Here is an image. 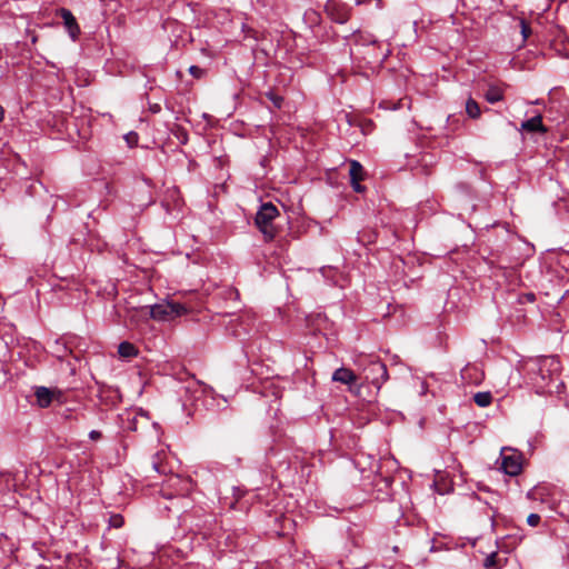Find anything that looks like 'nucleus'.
<instances>
[{"instance_id":"f257e3e1","label":"nucleus","mask_w":569,"mask_h":569,"mask_svg":"<svg viewBox=\"0 0 569 569\" xmlns=\"http://www.w3.org/2000/svg\"><path fill=\"white\" fill-rule=\"evenodd\" d=\"M523 370L538 395L560 392L563 387L559 381L561 362L556 356L530 358L523 362Z\"/></svg>"},{"instance_id":"f03ea898","label":"nucleus","mask_w":569,"mask_h":569,"mask_svg":"<svg viewBox=\"0 0 569 569\" xmlns=\"http://www.w3.org/2000/svg\"><path fill=\"white\" fill-rule=\"evenodd\" d=\"M355 363L361 369L363 379L378 390L389 378L387 366L375 356L360 355Z\"/></svg>"},{"instance_id":"7ed1b4c3","label":"nucleus","mask_w":569,"mask_h":569,"mask_svg":"<svg viewBox=\"0 0 569 569\" xmlns=\"http://www.w3.org/2000/svg\"><path fill=\"white\" fill-rule=\"evenodd\" d=\"M279 214L278 208L271 202L262 203L257 211L254 223L266 241H271L277 236L278 229L274 226V220Z\"/></svg>"},{"instance_id":"20e7f679","label":"nucleus","mask_w":569,"mask_h":569,"mask_svg":"<svg viewBox=\"0 0 569 569\" xmlns=\"http://www.w3.org/2000/svg\"><path fill=\"white\" fill-rule=\"evenodd\" d=\"M146 309H149L150 317L158 321H170L187 312L183 305L173 301H162Z\"/></svg>"},{"instance_id":"39448f33","label":"nucleus","mask_w":569,"mask_h":569,"mask_svg":"<svg viewBox=\"0 0 569 569\" xmlns=\"http://www.w3.org/2000/svg\"><path fill=\"white\" fill-rule=\"evenodd\" d=\"M501 469L506 475L518 476L522 470L521 455L512 449H502Z\"/></svg>"},{"instance_id":"423d86ee","label":"nucleus","mask_w":569,"mask_h":569,"mask_svg":"<svg viewBox=\"0 0 569 569\" xmlns=\"http://www.w3.org/2000/svg\"><path fill=\"white\" fill-rule=\"evenodd\" d=\"M325 11L332 21L338 23L347 22L350 14L349 8L338 0H328L325 6Z\"/></svg>"},{"instance_id":"0eeeda50","label":"nucleus","mask_w":569,"mask_h":569,"mask_svg":"<svg viewBox=\"0 0 569 569\" xmlns=\"http://www.w3.org/2000/svg\"><path fill=\"white\" fill-rule=\"evenodd\" d=\"M60 17L63 20V24L71 37L72 40H76L78 36L80 34V27L72 14V12L68 9L62 8L60 10Z\"/></svg>"},{"instance_id":"6e6552de","label":"nucleus","mask_w":569,"mask_h":569,"mask_svg":"<svg viewBox=\"0 0 569 569\" xmlns=\"http://www.w3.org/2000/svg\"><path fill=\"white\" fill-rule=\"evenodd\" d=\"M349 176L353 190L356 192H362L363 187L360 184V181L363 179L365 171L363 167L358 161H350Z\"/></svg>"},{"instance_id":"1a4fd4ad","label":"nucleus","mask_w":569,"mask_h":569,"mask_svg":"<svg viewBox=\"0 0 569 569\" xmlns=\"http://www.w3.org/2000/svg\"><path fill=\"white\" fill-rule=\"evenodd\" d=\"M332 380L343 385H351L357 381V376L352 370L341 367L333 372Z\"/></svg>"},{"instance_id":"9d476101","label":"nucleus","mask_w":569,"mask_h":569,"mask_svg":"<svg viewBox=\"0 0 569 569\" xmlns=\"http://www.w3.org/2000/svg\"><path fill=\"white\" fill-rule=\"evenodd\" d=\"M521 128L528 132H546L541 116H535L521 123Z\"/></svg>"},{"instance_id":"9b49d317","label":"nucleus","mask_w":569,"mask_h":569,"mask_svg":"<svg viewBox=\"0 0 569 569\" xmlns=\"http://www.w3.org/2000/svg\"><path fill=\"white\" fill-rule=\"evenodd\" d=\"M503 88L501 86H498V84H490L488 87V90L486 91L485 93V99L489 102V103H496V102H499L501 100H503Z\"/></svg>"},{"instance_id":"f8f14e48","label":"nucleus","mask_w":569,"mask_h":569,"mask_svg":"<svg viewBox=\"0 0 569 569\" xmlns=\"http://www.w3.org/2000/svg\"><path fill=\"white\" fill-rule=\"evenodd\" d=\"M37 402L41 408H47L52 401V392L46 387H38L36 390Z\"/></svg>"},{"instance_id":"ddd939ff","label":"nucleus","mask_w":569,"mask_h":569,"mask_svg":"<svg viewBox=\"0 0 569 569\" xmlns=\"http://www.w3.org/2000/svg\"><path fill=\"white\" fill-rule=\"evenodd\" d=\"M118 353L121 358L130 359L138 355V349L133 343L123 341L118 347Z\"/></svg>"},{"instance_id":"4468645a","label":"nucleus","mask_w":569,"mask_h":569,"mask_svg":"<svg viewBox=\"0 0 569 569\" xmlns=\"http://www.w3.org/2000/svg\"><path fill=\"white\" fill-rule=\"evenodd\" d=\"M466 113L471 119H478L481 116V109L479 103L471 97L466 101Z\"/></svg>"},{"instance_id":"2eb2a0df","label":"nucleus","mask_w":569,"mask_h":569,"mask_svg":"<svg viewBox=\"0 0 569 569\" xmlns=\"http://www.w3.org/2000/svg\"><path fill=\"white\" fill-rule=\"evenodd\" d=\"M473 401L480 408H486V407L491 405V402H492V395L489 391L477 392L473 396Z\"/></svg>"},{"instance_id":"dca6fc26","label":"nucleus","mask_w":569,"mask_h":569,"mask_svg":"<svg viewBox=\"0 0 569 569\" xmlns=\"http://www.w3.org/2000/svg\"><path fill=\"white\" fill-rule=\"evenodd\" d=\"M389 53H390L389 49H386V51H383V52H367V53H365L363 59L367 60L368 63H370L372 61H378V60L383 61L389 56Z\"/></svg>"},{"instance_id":"f3484780","label":"nucleus","mask_w":569,"mask_h":569,"mask_svg":"<svg viewBox=\"0 0 569 569\" xmlns=\"http://www.w3.org/2000/svg\"><path fill=\"white\" fill-rule=\"evenodd\" d=\"M266 97L272 102L274 108L280 109L282 107L283 98L273 91H269L266 93Z\"/></svg>"},{"instance_id":"a211bd4d","label":"nucleus","mask_w":569,"mask_h":569,"mask_svg":"<svg viewBox=\"0 0 569 569\" xmlns=\"http://www.w3.org/2000/svg\"><path fill=\"white\" fill-rule=\"evenodd\" d=\"M519 24L522 34V40L526 41L531 34V28L525 19H520Z\"/></svg>"},{"instance_id":"6ab92c4d","label":"nucleus","mask_w":569,"mask_h":569,"mask_svg":"<svg viewBox=\"0 0 569 569\" xmlns=\"http://www.w3.org/2000/svg\"><path fill=\"white\" fill-rule=\"evenodd\" d=\"M124 523V519L121 515H112L109 519V525L113 528H121Z\"/></svg>"},{"instance_id":"aec40b11","label":"nucleus","mask_w":569,"mask_h":569,"mask_svg":"<svg viewBox=\"0 0 569 569\" xmlns=\"http://www.w3.org/2000/svg\"><path fill=\"white\" fill-rule=\"evenodd\" d=\"M540 516L538 513H530L527 517V523L531 527H537L540 523Z\"/></svg>"},{"instance_id":"412c9836","label":"nucleus","mask_w":569,"mask_h":569,"mask_svg":"<svg viewBox=\"0 0 569 569\" xmlns=\"http://www.w3.org/2000/svg\"><path fill=\"white\" fill-rule=\"evenodd\" d=\"M160 455L157 453L153 458V461H152V468L154 471H157L158 473H162L164 472V468L161 466L160 463Z\"/></svg>"},{"instance_id":"4be33fe9","label":"nucleus","mask_w":569,"mask_h":569,"mask_svg":"<svg viewBox=\"0 0 569 569\" xmlns=\"http://www.w3.org/2000/svg\"><path fill=\"white\" fill-rule=\"evenodd\" d=\"M189 72L197 79H200L204 74V70L199 68L198 66H191L189 68Z\"/></svg>"},{"instance_id":"5701e85b","label":"nucleus","mask_w":569,"mask_h":569,"mask_svg":"<svg viewBox=\"0 0 569 569\" xmlns=\"http://www.w3.org/2000/svg\"><path fill=\"white\" fill-rule=\"evenodd\" d=\"M485 567L487 569H495L496 568V555L491 553L488 556L485 560Z\"/></svg>"},{"instance_id":"b1692460","label":"nucleus","mask_w":569,"mask_h":569,"mask_svg":"<svg viewBox=\"0 0 569 569\" xmlns=\"http://www.w3.org/2000/svg\"><path fill=\"white\" fill-rule=\"evenodd\" d=\"M124 138L130 147L136 146L138 142V134L136 132H130V133L126 134Z\"/></svg>"},{"instance_id":"393cba45","label":"nucleus","mask_w":569,"mask_h":569,"mask_svg":"<svg viewBox=\"0 0 569 569\" xmlns=\"http://www.w3.org/2000/svg\"><path fill=\"white\" fill-rule=\"evenodd\" d=\"M89 438L93 441L100 440L102 438V433L98 430H91L89 432Z\"/></svg>"},{"instance_id":"a878e982","label":"nucleus","mask_w":569,"mask_h":569,"mask_svg":"<svg viewBox=\"0 0 569 569\" xmlns=\"http://www.w3.org/2000/svg\"><path fill=\"white\" fill-rule=\"evenodd\" d=\"M381 481L383 482L385 488H389L393 482L391 477H383L381 478Z\"/></svg>"},{"instance_id":"bb28decb","label":"nucleus","mask_w":569,"mask_h":569,"mask_svg":"<svg viewBox=\"0 0 569 569\" xmlns=\"http://www.w3.org/2000/svg\"><path fill=\"white\" fill-rule=\"evenodd\" d=\"M168 481L170 482V486H176L177 483L181 482V480L178 476L170 477Z\"/></svg>"},{"instance_id":"cd10ccee","label":"nucleus","mask_w":569,"mask_h":569,"mask_svg":"<svg viewBox=\"0 0 569 569\" xmlns=\"http://www.w3.org/2000/svg\"><path fill=\"white\" fill-rule=\"evenodd\" d=\"M365 41L370 43V44H372V46H377L378 44V41L376 39H373L372 37H369Z\"/></svg>"},{"instance_id":"c85d7f7f","label":"nucleus","mask_w":569,"mask_h":569,"mask_svg":"<svg viewBox=\"0 0 569 569\" xmlns=\"http://www.w3.org/2000/svg\"><path fill=\"white\" fill-rule=\"evenodd\" d=\"M0 478L6 479V481L8 482L10 480V478H11V475L10 473H2V475H0Z\"/></svg>"},{"instance_id":"c756f323","label":"nucleus","mask_w":569,"mask_h":569,"mask_svg":"<svg viewBox=\"0 0 569 569\" xmlns=\"http://www.w3.org/2000/svg\"><path fill=\"white\" fill-rule=\"evenodd\" d=\"M4 119V109L0 106V122Z\"/></svg>"},{"instance_id":"7c9ffc66","label":"nucleus","mask_w":569,"mask_h":569,"mask_svg":"<svg viewBox=\"0 0 569 569\" xmlns=\"http://www.w3.org/2000/svg\"><path fill=\"white\" fill-rule=\"evenodd\" d=\"M528 299H529L530 301H533V300H535V295H533V293L528 295Z\"/></svg>"}]
</instances>
